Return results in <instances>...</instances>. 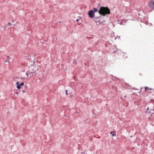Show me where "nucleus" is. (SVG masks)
Listing matches in <instances>:
<instances>
[{"instance_id":"nucleus-1","label":"nucleus","mask_w":154,"mask_h":154,"mask_svg":"<svg viewBox=\"0 0 154 154\" xmlns=\"http://www.w3.org/2000/svg\"><path fill=\"white\" fill-rule=\"evenodd\" d=\"M98 12L99 14L103 16L106 14H109L110 13L109 9L107 7H100Z\"/></svg>"},{"instance_id":"nucleus-2","label":"nucleus","mask_w":154,"mask_h":154,"mask_svg":"<svg viewBox=\"0 0 154 154\" xmlns=\"http://www.w3.org/2000/svg\"><path fill=\"white\" fill-rule=\"evenodd\" d=\"M29 74L26 73V75L27 76H28L29 74L32 75V74L34 73L35 71L38 69V67L36 66L35 65L32 64L29 67Z\"/></svg>"},{"instance_id":"nucleus-3","label":"nucleus","mask_w":154,"mask_h":154,"mask_svg":"<svg viewBox=\"0 0 154 154\" xmlns=\"http://www.w3.org/2000/svg\"><path fill=\"white\" fill-rule=\"evenodd\" d=\"M88 14L89 17L91 18H93L94 17V13L93 10L89 11L88 12Z\"/></svg>"},{"instance_id":"nucleus-4","label":"nucleus","mask_w":154,"mask_h":154,"mask_svg":"<svg viewBox=\"0 0 154 154\" xmlns=\"http://www.w3.org/2000/svg\"><path fill=\"white\" fill-rule=\"evenodd\" d=\"M145 91H147L148 92L150 93V92L149 91H151V92H154V90L151 88H149L147 87H145Z\"/></svg>"},{"instance_id":"nucleus-5","label":"nucleus","mask_w":154,"mask_h":154,"mask_svg":"<svg viewBox=\"0 0 154 154\" xmlns=\"http://www.w3.org/2000/svg\"><path fill=\"white\" fill-rule=\"evenodd\" d=\"M149 7L152 9L154 8V5L153 2H151L149 3Z\"/></svg>"},{"instance_id":"nucleus-6","label":"nucleus","mask_w":154,"mask_h":154,"mask_svg":"<svg viewBox=\"0 0 154 154\" xmlns=\"http://www.w3.org/2000/svg\"><path fill=\"white\" fill-rule=\"evenodd\" d=\"M10 58L9 56H7V58L6 59V60L5 61V62H7L8 63H10Z\"/></svg>"},{"instance_id":"nucleus-7","label":"nucleus","mask_w":154,"mask_h":154,"mask_svg":"<svg viewBox=\"0 0 154 154\" xmlns=\"http://www.w3.org/2000/svg\"><path fill=\"white\" fill-rule=\"evenodd\" d=\"M94 11L95 12H96L98 11V9L97 8H94L93 9Z\"/></svg>"},{"instance_id":"nucleus-8","label":"nucleus","mask_w":154,"mask_h":154,"mask_svg":"<svg viewBox=\"0 0 154 154\" xmlns=\"http://www.w3.org/2000/svg\"><path fill=\"white\" fill-rule=\"evenodd\" d=\"M17 88L19 89L20 88L21 86L20 85V84L17 86Z\"/></svg>"},{"instance_id":"nucleus-9","label":"nucleus","mask_w":154,"mask_h":154,"mask_svg":"<svg viewBox=\"0 0 154 154\" xmlns=\"http://www.w3.org/2000/svg\"><path fill=\"white\" fill-rule=\"evenodd\" d=\"M8 25L9 26H11L12 25V24L10 23H8Z\"/></svg>"},{"instance_id":"nucleus-10","label":"nucleus","mask_w":154,"mask_h":154,"mask_svg":"<svg viewBox=\"0 0 154 154\" xmlns=\"http://www.w3.org/2000/svg\"><path fill=\"white\" fill-rule=\"evenodd\" d=\"M24 85V84L23 82H22L20 84V86H23Z\"/></svg>"},{"instance_id":"nucleus-11","label":"nucleus","mask_w":154,"mask_h":154,"mask_svg":"<svg viewBox=\"0 0 154 154\" xmlns=\"http://www.w3.org/2000/svg\"><path fill=\"white\" fill-rule=\"evenodd\" d=\"M150 110H154V106L152 108H150Z\"/></svg>"},{"instance_id":"nucleus-12","label":"nucleus","mask_w":154,"mask_h":154,"mask_svg":"<svg viewBox=\"0 0 154 154\" xmlns=\"http://www.w3.org/2000/svg\"><path fill=\"white\" fill-rule=\"evenodd\" d=\"M116 135V134H112V136L113 137L115 136Z\"/></svg>"},{"instance_id":"nucleus-13","label":"nucleus","mask_w":154,"mask_h":154,"mask_svg":"<svg viewBox=\"0 0 154 154\" xmlns=\"http://www.w3.org/2000/svg\"><path fill=\"white\" fill-rule=\"evenodd\" d=\"M65 92H66V95H68V94L67 93V90H66Z\"/></svg>"},{"instance_id":"nucleus-14","label":"nucleus","mask_w":154,"mask_h":154,"mask_svg":"<svg viewBox=\"0 0 154 154\" xmlns=\"http://www.w3.org/2000/svg\"><path fill=\"white\" fill-rule=\"evenodd\" d=\"M79 21V19H77L76 20V21L77 22H78Z\"/></svg>"},{"instance_id":"nucleus-15","label":"nucleus","mask_w":154,"mask_h":154,"mask_svg":"<svg viewBox=\"0 0 154 154\" xmlns=\"http://www.w3.org/2000/svg\"><path fill=\"white\" fill-rule=\"evenodd\" d=\"M16 85H19V82H17V83H16Z\"/></svg>"},{"instance_id":"nucleus-16","label":"nucleus","mask_w":154,"mask_h":154,"mask_svg":"<svg viewBox=\"0 0 154 154\" xmlns=\"http://www.w3.org/2000/svg\"><path fill=\"white\" fill-rule=\"evenodd\" d=\"M73 62H76V60L74 59V60H73Z\"/></svg>"},{"instance_id":"nucleus-17","label":"nucleus","mask_w":154,"mask_h":154,"mask_svg":"<svg viewBox=\"0 0 154 154\" xmlns=\"http://www.w3.org/2000/svg\"><path fill=\"white\" fill-rule=\"evenodd\" d=\"M15 94H18V92H15Z\"/></svg>"},{"instance_id":"nucleus-18","label":"nucleus","mask_w":154,"mask_h":154,"mask_svg":"<svg viewBox=\"0 0 154 154\" xmlns=\"http://www.w3.org/2000/svg\"><path fill=\"white\" fill-rule=\"evenodd\" d=\"M112 133V132H110V134H111Z\"/></svg>"},{"instance_id":"nucleus-19","label":"nucleus","mask_w":154,"mask_h":154,"mask_svg":"<svg viewBox=\"0 0 154 154\" xmlns=\"http://www.w3.org/2000/svg\"><path fill=\"white\" fill-rule=\"evenodd\" d=\"M81 154H84L83 152H81Z\"/></svg>"},{"instance_id":"nucleus-20","label":"nucleus","mask_w":154,"mask_h":154,"mask_svg":"<svg viewBox=\"0 0 154 154\" xmlns=\"http://www.w3.org/2000/svg\"><path fill=\"white\" fill-rule=\"evenodd\" d=\"M149 107H148V109H147V110H149Z\"/></svg>"},{"instance_id":"nucleus-21","label":"nucleus","mask_w":154,"mask_h":154,"mask_svg":"<svg viewBox=\"0 0 154 154\" xmlns=\"http://www.w3.org/2000/svg\"><path fill=\"white\" fill-rule=\"evenodd\" d=\"M23 93H24V91H23Z\"/></svg>"}]
</instances>
